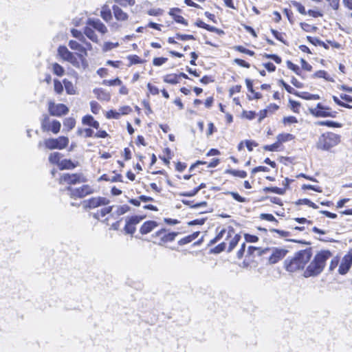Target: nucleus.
<instances>
[{"mask_svg":"<svg viewBox=\"0 0 352 352\" xmlns=\"http://www.w3.org/2000/svg\"><path fill=\"white\" fill-rule=\"evenodd\" d=\"M217 234L212 239L209 245H213L221 241L217 245L210 250L213 254H219L226 250L231 252L238 244L241 239V236L237 234L234 229L231 226L217 228L216 229Z\"/></svg>","mask_w":352,"mask_h":352,"instance_id":"obj_1","label":"nucleus"},{"mask_svg":"<svg viewBox=\"0 0 352 352\" xmlns=\"http://www.w3.org/2000/svg\"><path fill=\"white\" fill-rule=\"evenodd\" d=\"M110 200L104 197H93L84 201V208L85 209H94L98 207L102 208L94 212L93 217L101 222L109 225L110 217H113L112 214L113 206H109Z\"/></svg>","mask_w":352,"mask_h":352,"instance_id":"obj_2","label":"nucleus"},{"mask_svg":"<svg viewBox=\"0 0 352 352\" xmlns=\"http://www.w3.org/2000/svg\"><path fill=\"white\" fill-rule=\"evenodd\" d=\"M332 256L329 250H323L318 252L303 272L305 278L316 277L320 275L326 265L327 261Z\"/></svg>","mask_w":352,"mask_h":352,"instance_id":"obj_3","label":"nucleus"},{"mask_svg":"<svg viewBox=\"0 0 352 352\" xmlns=\"http://www.w3.org/2000/svg\"><path fill=\"white\" fill-rule=\"evenodd\" d=\"M311 256L310 250H304L297 252L293 258L285 261L286 270L289 272H295L304 270L305 265L310 261Z\"/></svg>","mask_w":352,"mask_h":352,"instance_id":"obj_4","label":"nucleus"},{"mask_svg":"<svg viewBox=\"0 0 352 352\" xmlns=\"http://www.w3.org/2000/svg\"><path fill=\"white\" fill-rule=\"evenodd\" d=\"M94 30L102 34H106L108 31L105 25L99 19H88L87 25L84 28V34L94 43L98 42V38Z\"/></svg>","mask_w":352,"mask_h":352,"instance_id":"obj_5","label":"nucleus"},{"mask_svg":"<svg viewBox=\"0 0 352 352\" xmlns=\"http://www.w3.org/2000/svg\"><path fill=\"white\" fill-rule=\"evenodd\" d=\"M177 234V232H170L162 228L151 234V241L159 246H166L168 243L174 241Z\"/></svg>","mask_w":352,"mask_h":352,"instance_id":"obj_6","label":"nucleus"},{"mask_svg":"<svg viewBox=\"0 0 352 352\" xmlns=\"http://www.w3.org/2000/svg\"><path fill=\"white\" fill-rule=\"evenodd\" d=\"M151 175L153 177H147L151 181L149 184L151 189L155 193H161L164 183L169 180L167 172L164 170H157L152 172Z\"/></svg>","mask_w":352,"mask_h":352,"instance_id":"obj_7","label":"nucleus"},{"mask_svg":"<svg viewBox=\"0 0 352 352\" xmlns=\"http://www.w3.org/2000/svg\"><path fill=\"white\" fill-rule=\"evenodd\" d=\"M340 142V136L338 134L328 132L321 135L316 143L318 149L328 151L338 145Z\"/></svg>","mask_w":352,"mask_h":352,"instance_id":"obj_8","label":"nucleus"},{"mask_svg":"<svg viewBox=\"0 0 352 352\" xmlns=\"http://www.w3.org/2000/svg\"><path fill=\"white\" fill-rule=\"evenodd\" d=\"M61 123L59 120L52 119L48 114H43L41 120V129L43 132L58 134L60 131Z\"/></svg>","mask_w":352,"mask_h":352,"instance_id":"obj_9","label":"nucleus"},{"mask_svg":"<svg viewBox=\"0 0 352 352\" xmlns=\"http://www.w3.org/2000/svg\"><path fill=\"white\" fill-rule=\"evenodd\" d=\"M69 143L68 137L60 135L56 138L45 139L43 142H39L38 146L41 147L42 144L49 150H63L67 147Z\"/></svg>","mask_w":352,"mask_h":352,"instance_id":"obj_10","label":"nucleus"},{"mask_svg":"<svg viewBox=\"0 0 352 352\" xmlns=\"http://www.w3.org/2000/svg\"><path fill=\"white\" fill-rule=\"evenodd\" d=\"M86 177L80 173H65L60 175L58 178V184L60 185H67L72 186L73 185L85 183L87 182Z\"/></svg>","mask_w":352,"mask_h":352,"instance_id":"obj_11","label":"nucleus"},{"mask_svg":"<svg viewBox=\"0 0 352 352\" xmlns=\"http://www.w3.org/2000/svg\"><path fill=\"white\" fill-rule=\"evenodd\" d=\"M66 190L71 199H82L94 192V189L89 184H83L78 188L67 186Z\"/></svg>","mask_w":352,"mask_h":352,"instance_id":"obj_12","label":"nucleus"},{"mask_svg":"<svg viewBox=\"0 0 352 352\" xmlns=\"http://www.w3.org/2000/svg\"><path fill=\"white\" fill-rule=\"evenodd\" d=\"M47 110L49 113V116H56V117H63L67 115L69 109L63 103H55L54 101H49L47 103Z\"/></svg>","mask_w":352,"mask_h":352,"instance_id":"obj_13","label":"nucleus"},{"mask_svg":"<svg viewBox=\"0 0 352 352\" xmlns=\"http://www.w3.org/2000/svg\"><path fill=\"white\" fill-rule=\"evenodd\" d=\"M145 218L146 215H133L128 217L124 227V232L133 235L136 231V226Z\"/></svg>","mask_w":352,"mask_h":352,"instance_id":"obj_14","label":"nucleus"},{"mask_svg":"<svg viewBox=\"0 0 352 352\" xmlns=\"http://www.w3.org/2000/svg\"><path fill=\"white\" fill-rule=\"evenodd\" d=\"M270 252V256L268 258V263L271 265L278 263L285 257L288 251L283 248H273L271 249H265L263 252Z\"/></svg>","mask_w":352,"mask_h":352,"instance_id":"obj_15","label":"nucleus"},{"mask_svg":"<svg viewBox=\"0 0 352 352\" xmlns=\"http://www.w3.org/2000/svg\"><path fill=\"white\" fill-rule=\"evenodd\" d=\"M184 190L180 193L182 197H192L195 195L198 191L206 187V184L201 183L199 185H196L194 179L189 181L188 183L184 184Z\"/></svg>","mask_w":352,"mask_h":352,"instance_id":"obj_16","label":"nucleus"},{"mask_svg":"<svg viewBox=\"0 0 352 352\" xmlns=\"http://www.w3.org/2000/svg\"><path fill=\"white\" fill-rule=\"evenodd\" d=\"M132 112V109L130 106L125 105L120 107L118 111L116 109H110L104 113V116L107 119H115L118 120L122 116L129 115Z\"/></svg>","mask_w":352,"mask_h":352,"instance_id":"obj_17","label":"nucleus"},{"mask_svg":"<svg viewBox=\"0 0 352 352\" xmlns=\"http://www.w3.org/2000/svg\"><path fill=\"white\" fill-rule=\"evenodd\" d=\"M84 133L85 138H92L94 137L96 138H110L109 134L103 129L97 130L96 133L91 128H85V129H79L77 131L78 135H81Z\"/></svg>","mask_w":352,"mask_h":352,"instance_id":"obj_18","label":"nucleus"},{"mask_svg":"<svg viewBox=\"0 0 352 352\" xmlns=\"http://www.w3.org/2000/svg\"><path fill=\"white\" fill-rule=\"evenodd\" d=\"M58 54L62 59L68 61L74 65L78 66V63L74 54L70 52L66 46L60 45L58 48Z\"/></svg>","mask_w":352,"mask_h":352,"instance_id":"obj_19","label":"nucleus"},{"mask_svg":"<svg viewBox=\"0 0 352 352\" xmlns=\"http://www.w3.org/2000/svg\"><path fill=\"white\" fill-rule=\"evenodd\" d=\"M352 265V249L342 258L338 268V272L341 275L346 274L350 270Z\"/></svg>","mask_w":352,"mask_h":352,"instance_id":"obj_20","label":"nucleus"},{"mask_svg":"<svg viewBox=\"0 0 352 352\" xmlns=\"http://www.w3.org/2000/svg\"><path fill=\"white\" fill-rule=\"evenodd\" d=\"M309 112L315 117H333L330 109L329 107L322 106L320 103H318L315 107L309 108Z\"/></svg>","mask_w":352,"mask_h":352,"instance_id":"obj_21","label":"nucleus"},{"mask_svg":"<svg viewBox=\"0 0 352 352\" xmlns=\"http://www.w3.org/2000/svg\"><path fill=\"white\" fill-rule=\"evenodd\" d=\"M219 162L220 160L219 158H213L210 161L197 160L190 166L189 170L192 171L196 168H199V166H205L208 168H214L219 164Z\"/></svg>","mask_w":352,"mask_h":352,"instance_id":"obj_22","label":"nucleus"},{"mask_svg":"<svg viewBox=\"0 0 352 352\" xmlns=\"http://www.w3.org/2000/svg\"><path fill=\"white\" fill-rule=\"evenodd\" d=\"M158 226V223L154 220L146 221L141 225L139 232L142 235H146L153 231Z\"/></svg>","mask_w":352,"mask_h":352,"instance_id":"obj_23","label":"nucleus"},{"mask_svg":"<svg viewBox=\"0 0 352 352\" xmlns=\"http://www.w3.org/2000/svg\"><path fill=\"white\" fill-rule=\"evenodd\" d=\"M93 93L95 95V97L101 102H109L111 100V94L103 88H95L93 90Z\"/></svg>","mask_w":352,"mask_h":352,"instance_id":"obj_24","label":"nucleus"},{"mask_svg":"<svg viewBox=\"0 0 352 352\" xmlns=\"http://www.w3.org/2000/svg\"><path fill=\"white\" fill-rule=\"evenodd\" d=\"M182 10L179 8H170L168 14L176 23L182 24L185 26L188 25L187 20H186L182 15H180Z\"/></svg>","mask_w":352,"mask_h":352,"instance_id":"obj_25","label":"nucleus"},{"mask_svg":"<svg viewBox=\"0 0 352 352\" xmlns=\"http://www.w3.org/2000/svg\"><path fill=\"white\" fill-rule=\"evenodd\" d=\"M68 45L72 50H76L80 53L78 54V56L80 58L82 57L83 56H86L87 51L89 50L86 45L83 46L82 44H80L78 42L74 40L69 41Z\"/></svg>","mask_w":352,"mask_h":352,"instance_id":"obj_26","label":"nucleus"},{"mask_svg":"<svg viewBox=\"0 0 352 352\" xmlns=\"http://www.w3.org/2000/svg\"><path fill=\"white\" fill-rule=\"evenodd\" d=\"M82 124L85 126H88L89 127H92L96 130H99L100 129V123L98 120H96L94 116L90 114H87L82 118L81 120Z\"/></svg>","mask_w":352,"mask_h":352,"instance_id":"obj_27","label":"nucleus"},{"mask_svg":"<svg viewBox=\"0 0 352 352\" xmlns=\"http://www.w3.org/2000/svg\"><path fill=\"white\" fill-rule=\"evenodd\" d=\"M112 10L116 19L118 21H126L129 18V14L123 11L118 5H113Z\"/></svg>","mask_w":352,"mask_h":352,"instance_id":"obj_28","label":"nucleus"},{"mask_svg":"<svg viewBox=\"0 0 352 352\" xmlns=\"http://www.w3.org/2000/svg\"><path fill=\"white\" fill-rule=\"evenodd\" d=\"M72 35L76 38L82 44L87 46V48H88L89 50H91L92 49V45L90 43L87 42L85 36L84 32L82 33L81 31L76 30V29H72L71 30Z\"/></svg>","mask_w":352,"mask_h":352,"instance_id":"obj_29","label":"nucleus"},{"mask_svg":"<svg viewBox=\"0 0 352 352\" xmlns=\"http://www.w3.org/2000/svg\"><path fill=\"white\" fill-rule=\"evenodd\" d=\"M78 166V162H74L70 159H63L58 167V169L60 170H73Z\"/></svg>","mask_w":352,"mask_h":352,"instance_id":"obj_30","label":"nucleus"},{"mask_svg":"<svg viewBox=\"0 0 352 352\" xmlns=\"http://www.w3.org/2000/svg\"><path fill=\"white\" fill-rule=\"evenodd\" d=\"M63 154L59 152H53L49 155L48 160L49 162L52 165H56L59 167L63 157Z\"/></svg>","mask_w":352,"mask_h":352,"instance_id":"obj_31","label":"nucleus"},{"mask_svg":"<svg viewBox=\"0 0 352 352\" xmlns=\"http://www.w3.org/2000/svg\"><path fill=\"white\" fill-rule=\"evenodd\" d=\"M195 25L199 27V28L205 29V30H208L209 32H215V33H217V34H220V33L223 32L222 30L217 28L216 27L211 26V25H210L208 24H206V23H204L201 19L197 20V21L195 22Z\"/></svg>","mask_w":352,"mask_h":352,"instance_id":"obj_32","label":"nucleus"},{"mask_svg":"<svg viewBox=\"0 0 352 352\" xmlns=\"http://www.w3.org/2000/svg\"><path fill=\"white\" fill-rule=\"evenodd\" d=\"M199 234L200 232L199 231L194 232L193 233L182 238L180 240L178 241L177 243L179 245L188 244L193 241L195 239H196L199 236Z\"/></svg>","mask_w":352,"mask_h":352,"instance_id":"obj_33","label":"nucleus"},{"mask_svg":"<svg viewBox=\"0 0 352 352\" xmlns=\"http://www.w3.org/2000/svg\"><path fill=\"white\" fill-rule=\"evenodd\" d=\"M163 81L165 83L170 84V85H176L179 83V76L177 74H168L163 76Z\"/></svg>","mask_w":352,"mask_h":352,"instance_id":"obj_34","label":"nucleus"},{"mask_svg":"<svg viewBox=\"0 0 352 352\" xmlns=\"http://www.w3.org/2000/svg\"><path fill=\"white\" fill-rule=\"evenodd\" d=\"M100 16L106 22H109L112 19L111 11L108 6L104 5L102 7Z\"/></svg>","mask_w":352,"mask_h":352,"instance_id":"obj_35","label":"nucleus"},{"mask_svg":"<svg viewBox=\"0 0 352 352\" xmlns=\"http://www.w3.org/2000/svg\"><path fill=\"white\" fill-rule=\"evenodd\" d=\"M63 126H64V128L67 131H69L71 130H72L75 126H76V121L75 120L74 118L73 117H68V118H66L63 120Z\"/></svg>","mask_w":352,"mask_h":352,"instance_id":"obj_36","label":"nucleus"},{"mask_svg":"<svg viewBox=\"0 0 352 352\" xmlns=\"http://www.w3.org/2000/svg\"><path fill=\"white\" fill-rule=\"evenodd\" d=\"M63 83L65 88V91L69 95H74L76 93V88L72 81L65 78L63 80Z\"/></svg>","mask_w":352,"mask_h":352,"instance_id":"obj_37","label":"nucleus"},{"mask_svg":"<svg viewBox=\"0 0 352 352\" xmlns=\"http://www.w3.org/2000/svg\"><path fill=\"white\" fill-rule=\"evenodd\" d=\"M163 156H160V159L162 160V162L166 166H169L170 160L172 158V153L170 149L169 148H165L163 150Z\"/></svg>","mask_w":352,"mask_h":352,"instance_id":"obj_38","label":"nucleus"},{"mask_svg":"<svg viewBox=\"0 0 352 352\" xmlns=\"http://www.w3.org/2000/svg\"><path fill=\"white\" fill-rule=\"evenodd\" d=\"M122 81L119 77H116L113 79H104L102 81V85L107 87H114L118 85H122Z\"/></svg>","mask_w":352,"mask_h":352,"instance_id":"obj_39","label":"nucleus"},{"mask_svg":"<svg viewBox=\"0 0 352 352\" xmlns=\"http://www.w3.org/2000/svg\"><path fill=\"white\" fill-rule=\"evenodd\" d=\"M127 59L129 63V66L137 64H142L145 62L144 59L141 58L138 55L136 54L129 55L127 56Z\"/></svg>","mask_w":352,"mask_h":352,"instance_id":"obj_40","label":"nucleus"},{"mask_svg":"<svg viewBox=\"0 0 352 352\" xmlns=\"http://www.w3.org/2000/svg\"><path fill=\"white\" fill-rule=\"evenodd\" d=\"M314 78H322L329 82H333L334 79L324 70H319L315 72L313 75Z\"/></svg>","mask_w":352,"mask_h":352,"instance_id":"obj_41","label":"nucleus"},{"mask_svg":"<svg viewBox=\"0 0 352 352\" xmlns=\"http://www.w3.org/2000/svg\"><path fill=\"white\" fill-rule=\"evenodd\" d=\"M52 69L53 74L58 76H63L65 74L64 68L57 63H54L52 64Z\"/></svg>","mask_w":352,"mask_h":352,"instance_id":"obj_42","label":"nucleus"},{"mask_svg":"<svg viewBox=\"0 0 352 352\" xmlns=\"http://www.w3.org/2000/svg\"><path fill=\"white\" fill-rule=\"evenodd\" d=\"M120 45L118 42H104L102 46V51L103 52H107L111 50L118 47Z\"/></svg>","mask_w":352,"mask_h":352,"instance_id":"obj_43","label":"nucleus"},{"mask_svg":"<svg viewBox=\"0 0 352 352\" xmlns=\"http://www.w3.org/2000/svg\"><path fill=\"white\" fill-rule=\"evenodd\" d=\"M294 138V135L290 133H282L277 136V141L280 144L282 142L290 141Z\"/></svg>","mask_w":352,"mask_h":352,"instance_id":"obj_44","label":"nucleus"},{"mask_svg":"<svg viewBox=\"0 0 352 352\" xmlns=\"http://www.w3.org/2000/svg\"><path fill=\"white\" fill-rule=\"evenodd\" d=\"M168 60V59L166 57H155L152 60V64L155 67H160L166 63Z\"/></svg>","mask_w":352,"mask_h":352,"instance_id":"obj_45","label":"nucleus"},{"mask_svg":"<svg viewBox=\"0 0 352 352\" xmlns=\"http://www.w3.org/2000/svg\"><path fill=\"white\" fill-rule=\"evenodd\" d=\"M91 111L97 115L100 113V111L102 109L101 105L96 100H91L89 103Z\"/></svg>","mask_w":352,"mask_h":352,"instance_id":"obj_46","label":"nucleus"},{"mask_svg":"<svg viewBox=\"0 0 352 352\" xmlns=\"http://www.w3.org/2000/svg\"><path fill=\"white\" fill-rule=\"evenodd\" d=\"M63 83H62L59 80L54 79V91L58 94L60 95L63 92Z\"/></svg>","mask_w":352,"mask_h":352,"instance_id":"obj_47","label":"nucleus"},{"mask_svg":"<svg viewBox=\"0 0 352 352\" xmlns=\"http://www.w3.org/2000/svg\"><path fill=\"white\" fill-rule=\"evenodd\" d=\"M146 13L149 16H158L163 14L164 10L161 8H151L148 10Z\"/></svg>","mask_w":352,"mask_h":352,"instance_id":"obj_48","label":"nucleus"},{"mask_svg":"<svg viewBox=\"0 0 352 352\" xmlns=\"http://www.w3.org/2000/svg\"><path fill=\"white\" fill-rule=\"evenodd\" d=\"M146 87H147L149 94H151L153 96H156V95L159 94L160 89L155 85H153L151 82H148V83H147Z\"/></svg>","mask_w":352,"mask_h":352,"instance_id":"obj_49","label":"nucleus"},{"mask_svg":"<svg viewBox=\"0 0 352 352\" xmlns=\"http://www.w3.org/2000/svg\"><path fill=\"white\" fill-rule=\"evenodd\" d=\"M114 1L123 7L133 6L135 3V0H114Z\"/></svg>","mask_w":352,"mask_h":352,"instance_id":"obj_50","label":"nucleus"},{"mask_svg":"<svg viewBox=\"0 0 352 352\" xmlns=\"http://www.w3.org/2000/svg\"><path fill=\"white\" fill-rule=\"evenodd\" d=\"M289 102L292 110L295 113H299L300 109V104L292 100H289Z\"/></svg>","mask_w":352,"mask_h":352,"instance_id":"obj_51","label":"nucleus"},{"mask_svg":"<svg viewBox=\"0 0 352 352\" xmlns=\"http://www.w3.org/2000/svg\"><path fill=\"white\" fill-rule=\"evenodd\" d=\"M260 218L263 220L274 222L276 224L278 223V221L271 214H265V213L261 214Z\"/></svg>","mask_w":352,"mask_h":352,"instance_id":"obj_52","label":"nucleus"},{"mask_svg":"<svg viewBox=\"0 0 352 352\" xmlns=\"http://www.w3.org/2000/svg\"><path fill=\"white\" fill-rule=\"evenodd\" d=\"M298 204L307 205L308 206L314 209L318 208V206L316 204L307 199H300Z\"/></svg>","mask_w":352,"mask_h":352,"instance_id":"obj_53","label":"nucleus"},{"mask_svg":"<svg viewBox=\"0 0 352 352\" xmlns=\"http://www.w3.org/2000/svg\"><path fill=\"white\" fill-rule=\"evenodd\" d=\"M175 38L181 40V41H187V40H195V37L191 34H176Z\"/></svg>","mask_w":352,"mask_h":352,"instance_id":"obj_54","label":"nucleus"},{"mask_svg":"<svg viewBox=\"0 0 352 352\" xmlns=\"http://www.w3.org/2000/svg\"><path fill=\"white\" fill-rule=\"evenodd\" d=\"M339 258L338 256L333 257L329 264V270L330 272L333 271L338 265Z\"/></svg>","mask_w":352,"mask_h":352,"instance_id":"obj_55","label":"nucleus"},{"mask_svg":"<svg viewBox=\"0 0 352 352\" xmlns=\"http://www.w3.org/2000/svg\"><path fill=\"white\" fill-rule=\"evenodd\" d=\"M245 82H246V85H247V87H248V89L251 91V93L252 94V95H249L248 97L250 99H252V98H259L260 96H259L258 94V93H254V91L252 90V85H251L250 80L247 79L245 80Z\"/></svg>","mask_w":352,"mask_h":352,"instance_id":"obj_56","label":"nucleus"},{"mask_svg":"<svg viewBox=\"0 0 352 352\" xmlns=\"http://www.w3.org/2000/svg\"><path fill=\"white\" fill-rule=\"evenodd\" d=\"M298 96L306 100H318L320 98V96L317 94H311L308 93H303L302 95L299 94Z\"/></svg>","mask_w":352,"mask_h":352,"instance_id":"obj_57","label":"nucleus"},{"mask_svg":"<svg viewBox=\"0 0 352 352\" xmlns=\"http://www.w3.org/2000/svg\"><path fill=\"white\" fill-rule=\"evenodd\" d=\"M96 74L100 77V78H104L107 77L109 74V71L106 67H100L96 71Z\"/></svg>","mask_w":352,"mask_h":352,"instance_id":"obj_58","label":"nucleus"},{"mask_svg":"<svg viewBox=\"0 0 352 352\" xmlns=\"http://www.w3.org/2000/svg\"><path fill=\"white\" fill-rule=\"evenodd\" d=\"M162 26L163 25L162 24H159L153 21L148 22L146 25V28H153L160 32L162 31Z\"/></svg>","mask_w":352,"mask_h":352,"instance_id":"obj_59","label":"nucleus"},{"mask_svg":"<svg viewBox=\"0 0 352 352\" xmlns=\"http://www.w3.org/2000/svg\"><path fill=\"white\" fill-rule=\"evenodd\" d=\"M122 65V62L121 60H108L106 62V65L111 66L114 68H119Z\"/></svg>","mask_w":352,"mask_h":352,"instance_id":"obj_60","label":"nucleus"},{"mask_svg":"<svg viewBox=\"0 0 352 352\" xmlns=\"http://www.w3.org/2000/svg\"><path fill=\"white\" fill-rule=\"evenodd\" d=\"M308 41L314 45L324 46V43L319 40L318 38L307 36Z\"/></svg>","mask_w":352,"mask_h":352,"instance_id":"obj_61","label":"nucleus"},{"mask_svg":"<svg viewBox=\"0 0 352 352\" xmlns=\"http://www.w3.org/2000/svg\"><path fill=\"white\" fill-rule=\"evenodd\" d=\"M280 83L283 85V86L285 87L287 92L295 94L298 96H299V94L295 91L294 88H292L291 86L285 83L283 80H280Z\"/></svg>","mask_w":352,"mask_h":352,"instance_id":"obj_62","label":"nucleus"},{"mask_svg":"<svg viewBox=\"0 0 352 352\" xmlns=\"http://www.w3.org/2000/svg\"><path fill=\"white\" fill-rule=\"evenodd\" d=\"M217 131V128L214 126L212 122H209L208 124V130L206 131V135L210 136L213 134V133Z\"/></svg>","mask_w":352,"mask_h":352,"instance_id":"obj_63","label":"nucleus"},{"mask_svg":"<svg viewBox=\"0 0 352 352\" xmlns=\"http://www.w3.org/2000/svg\"><path fill=\"white\" fill-rule=\"evenodd\" d=\"M110 182H123L122 175L120 173L116 174L111 177Z\"/></svg>","mask_w":352,"mask_h":352,"instance_id":"obj_64","label":"nucleus"}]
</instances>
